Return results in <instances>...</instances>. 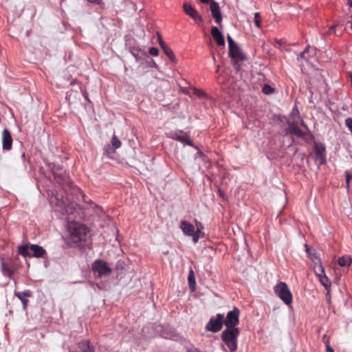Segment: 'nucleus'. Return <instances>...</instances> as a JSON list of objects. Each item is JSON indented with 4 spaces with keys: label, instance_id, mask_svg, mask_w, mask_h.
I'll use <instances>...</instances> for the list:
<instances>
[{
    "label": "nucleus",
    "instance_id": "nucleus-10",
    "mask_svg": "<svg viewBox=\"0 0 352 352\" xmlns=\"http://www.w3.org/2000/svg\"><path fill=\"white\" fill-rule=\"evenodd\" d=\"M210 10L215 23L221 25L223 21V16L219 3L215 1H212L211 5H210Z\"/></svg>",
    "mask_w": 352,
    "mask_h": 352
},
{
    "label": "nucleus",
    "instance_id": "nucleus-46",
    "mask_svg": "<svg viewBox=\"0 0 352 352\" xmlns=\"http://www.w3.org/2000/svg\"><path fill=\"white\" fill-rule=\"evenodd\" d=\"M316 272L320 273V269H319V265L317 267V270H316Z\"/></svg>",
    "mask_w": 352,
    "mask_h": 352
},
{
    "label": "nucleus",
    "instance_id": "nucleus-9",
    "mask_svg": "<svg viewBox=\"0 0 352 352\" xmlns=\"http://www.w3.org/2000/svg\"><path fill=\"white\" fill-rule=\"evenodd\" d=\"M314 159L319 165L326 163V148L323 144H316L314 148Z\"/></svg>",
    "mask_w": 352,
    "mask_h": 352
},
{
    "label": "nucleus",
    "instance_id": "nucleus-45",
    "mask_svg": "<svg viewBox=\"0 0 352 352\" xmlns=\"http://www.w3.org/2000/svg\"><path fill=\"white\" fill-rule=\"evenodd\" d=\"M21 157L23 158V160L24 161H25V160H26V159H25V153L24 152L22 153V155H21Z\"/></svg>",
    "mask_w": 352,
    "mask_h": 352
},
{
    "label": "nucleus",
    "instance_id": "nucleus-17",
    "mask_svg": "<svg viewBox=\"0 0 352 352\" xmlns=\"http://www.w3.org/2000/svg\"><path fill=\"white\" fill-rule=\"evenodd\" d=\"M1 271L3 275L11 277L14 273V269L11 263H8L2 260Z\"/></svg>",
    "mask_w": 352,
    "mask_h": 352
},
{
    "label": "nucleus",
    "instance_id": "nucleus-16",
    "mask_svg": "<svg viewBox=\"0 0 352 352\" xmlns=\"http://www.w3.org/2000/svg\"><path fill=\"white\" fill-rule=\"evenodd\" d=\"M180 228L182 229L183 232L188 236H191L195 232L194 226L186 221H182L180 224Z\"/></svg>",
    "mask_w": 352,
    "mask_h": 352
},
{
    "label": "nucleus",
    "instance_id": "nucleus-20",
    "mask_svg": "<svg viewBox=\"0 0 352 352\" xmlns=\"http://www.w3.org/2000/svg\"><path fill=\"white\" fill-rule=\"evenodd\" d=\"M289 129L292 133L295 134L297 137L301 138L305 135L303 131L294 122L289 124Z\"/></svg>",
    "mask_w": 352,
    "mask_h": 352
},
{
    "label": "nucleus",
    "instance_id": "nucleus-23",
    "mask_svg": "<svg viewBox=\"0 0 352 352\" xmlns=\"http://www.w3.org/2000/svg\"><path fill=\"white\" fill-rule=\"evenodd\" d=\"M164 52V54L168 57V58L173 61H175V56L173 54V50L168 46L166 45L165 47L162 48Z\"/></svg>",
    "mask_w": 352,
    "mask_h": 352
},
{
    "label": "nucleus",
    "instance_id": "nucleus-11",
    "mask_svg": "<svg viewBox=\"0 0 352 352\" xmlns=\"http://www.w3.org/2000/svg\"><path fill=\"white\" fill-rule=\"evenodd\" d=\"M12 137L8 129H5L2 132V147L4 151H10L12 147Z\"/></svg>",
    "mask_w": 352,
    "mask_h": 352
},
{
    "label": "nucleus",
    "instance_id": "nucleus-42",
    "mask_svg": "<svg viewBox=\"0 0 352 352\" xmlns=\"http://www.w3.org/2000/svg\"><path fill=\"white\" fill-rule=\"evenodd\" d=\"M349 6V13L348 14H350L349 17L352 18V6L351 4H348Z\"/></svg>",
    "mask_w": 352,
    "mask_h": 352
},
{
    "label": "nucleus",
    "instance_id": "nucleus-34",
    "mask_svg": "<svg viewBox=\"0 0 352 352\" xmlns=\"http://www.w3.org/2000/svg\"><path fill=\"white\" fill-rule=\"evenodd\" d=\"M158 42H159V45H160V47L162 48L165 47L166 45H167L166 43L163 41L162 36L160 35L159 34H158Z\"/></svg>",
    "mask_w": 352,
    "mask_h": 352
},
{
    "label": "nucleus",
    "instance_id": "nucleus-36",
    "mask_svg": "<svg viewBox=\"0 0 352 352\" xmlns=\"http://www.w3.org/2000/svg\"><path fill=\"white\" fill-rule=\"evenodd\" d=\"M192 236L194 243H197L199 239V232H198V231H195Z\"/></svg>",
    "mask_w": 352,
    "mask_h": 352
},
{
    "label": "nucleus",
    "instance_id": "nucleus-8",
    "mask_svg": "<svg viewBox=\"0 0 352 352\" xmlns=\"http://www.w3.org/2000/svg\"><path fill=\"white\" fill-rule=\"evenodd\" d=\"M168 138L173 139L175 140L179 141L185 144L192 146L193 144L192 140L190 138V136L184 133L183 131H177L174 132H170L168 135Z\"/></svg>",
    "mask_w": 352,
    "mask_h": 352
},
{
    "label": "nucleus",
    "instance_id": "nucleus-14",
    "mask_svg": "<svg viewBox=\"0 0 352 352\" xmlns=\"http://www.w3.org/2000/svg\"><path fill=\"white\" fill-rule=\"evenodd\" d=\"M211 35L219 46L225 45L224 37L217 27H212Z\"/></svg>",
    "mask_w": 352,
    "mask_h": 352
},
{
    "label": "nucleus",
    "instance_id": "nucleus-3",
    "mask_svg": "<svg viewBox=\"0 0 352 352\" xmlns=\"http://www.w3.org/2000/svg\"><path fill=\"white\" fill-rule=\"evenodd\" d=\"M18 252L24 257H36V258H45L47 256V252L42 247L32 244L23 245L18 248Z\"/></svg>",
    "mask_w": 352,
    "mask_h": 352
},
{
    "label": "nucleus",
    "instance_id": "nucleus-30",
    "mask_svg": "<svg viewBox=\"0 0 352 352\" xmlns=\"http://www.w3.org/2000/svg\"><path fill=\"white\" fill-rule=\"evenodd\" d=\"M88 3L93 4V5H98V6H103L104 1L103 0H86Z\"/></svg>",
    "mask_w": 352,
    "mask_h": 352
},
{
    "label": "nucleus",
    "instance_id": "nucleus-7",
    "mask_svg": "<svg viewBox=\"0 0 352 352\" xmlns=\"http://www.w3.org/2000/svg\"><path fill=\"white\" fill-rule=\"evenodd\" d=\"M239 309L234 307L232 311L227 314L226 318H223V323L226 328H236L235 327L239 322Z\"/></svg>",
    "mask_w": 352,
    "mask_h": 352
},
{
    "label": "nucleus",
    "instance_id": "nucleus-24",
    "mask_svg": "<svg viewBox=\"0 0 352 352\" xmlns=\"http://www.w3.org/2000/svg\"><path fill=\"white\" fill-rule=\"evenodd\" d=\"M306 248V252L309 256L312 261L318 259V256L316 255L315 250H312L309 248L307 245H305Z\"/></svg>",
    "mask_w": 352,
    "mask_h": 352
},
{
    "label": "nucleus",
    "instance_id": "nucleus-32",
    "mask_svg": "<svg viewBox=\"0 0 352 352\" xmlns=\"http://www.w3.org/2000/svg\"><path fill=\"white\" fill-rule=\"evenodd\" d=\"M159 50L157 47H152L149 49V54L152 56H157Z\"/></svg>",
    "mask_w": 352,
    "mask_h": 352
},
{
    "label": "nucleus",
    "instance_id": "nucleus-18",
    "mask_svg": "<svg viewBox=\"0 0 352 352\" xmlns=\"http://www.w3.org/2000/svg\"><path fill=\"white\" fill-rule=\"evenodd\" d=\"M15 296L21 300L23 309H25L28 300L26 298V297H29L31 296V292L30 291H25L24 292H15Z\"/></svg>",
    "mask_w": 352,
    "mask_h": 352
},
{
    "label": "nucleus",
    "instance_id": "nucleus-26",
    "mask_svg": "<svg viewBox=\"0 0 352 352\" xmlns=\"http://www.w3.org/2000/svg\"><path fill=\"white\" fill-rule=\"evenodd\" d=\"M274 89L268 85H264L262 88V91L265 94L269 95L272 94L274 92Z\"/></svg>",
    "mask_w": 352,
    "mask_h": 352
},
{
    "label": "nucleus",
    "instance_id": "nucleus-6",
    "mask_svg": "<svg viewBox=\"0 0 352 352\" xmlns=\"http://www.w3.org/2000/svg\"><path fill=\"white\" fill-rule=\"evenodd\" d=\"M224 315L223 314H217L216 317H212L206 324V330L216 333L219 331L223 327Z\"/></svg>",
    "mask_w": 352,
    "mask_h": 352
},
{
    "label": "nucleus",
    "instance_id": "nucleus-2",
    "mask_svg": "<svg viewBox=\"0 0 352 352\" xmlns=\"http://www.w3.org/2000/svg\"><path fill=\"white\" fill-rule=\"evenodd\" d=\"M240 331L238 328H226L221 333V339L231 351L237 349V340Z\"/></svg>",
    "mask_w": 352,
    "mask_h": 352
},
{
    "label": "nucleus",
    "instance_id": "nucleus-22",
    "mask_svg": "<svg viewBox=\"0 0 352 352\" xmlns=\"http://www.w3.org/2000/svg\"><path fill=\"white\" fill-rule=\"evenodd\" d=\"M338 262L340 266H349L351 263V258L348 256H343L338 258Z\"/></svg>",
    "mask_w": 352,
    "mask_h": 352
},
{
    "label": "nucleus",
    "instance_id": "nucleus-1",
    "mask_svg": "<svg viewBox=\"0 0 352 352\" xmlns=\"http://www.w3.org/2000/svg\"><path fill=\"white\" fill-rule=\"evenodd\" d=\"M69 232V241L77 246L82 245V243L87 239V227L78 222H72L68 225Z\"/></svg>",
    "mask_w": 352,
    "mask_h": 352
},
{
    "label": "nucleus",
    "instance_id": "nucleus-48",
    "mask_svg": "<svg viewBox=\"0 0 352 352\" xmlns=\"http://www.w3.org/2000/svg\"><path fill=\"white\" fill-rule=\"evenodd\" d=\"M82 197H83L84 201H86V199H85V197H86V196H85V195H82Z\"/></svg>",
    "mask_w": 352,
    "mask_h": 352
},
{
    "label": "nucleus",
    "instance_id": "nucleus-25",
    "mask_svg": "<svg viewBox=\"0 0 352 352\" xmlns=\"http://www.w3.org/2000/svg\"><path fill=\"white\" fill-rule=\"evenodd\" d=\"M111 144H112V147L113 148V149H118L119 148L121 145H122V142H120V140L117 138L116 135H113V138H112V140H111Z\"/></svg>",
    "mask_w": 352,
    "mask_h": 352
},
{
    "label": "nucleus",
    "instance_id": "nucleus-29",
    "mask_svg": "<svg viewBox=\"0 0 352 352\" xmlns=\"http://www.w3.org/2000/svg\"><path fill=\"white\" fill-rule=\"evenodd\" d=\"M116 149H113V148L110 146V145H107L104 148V151L107 153V155H110L111 154L113 153Z\"/></svg>",
    "mask_w": 352,
    "mask_h": 352
},
{
    "label": "nucleus",
    "instance_id": "nucleus-40",
    "mask_svg": "<svg viewBox=\"0 0 352 352\" xmlns=\"http://www.w3.org/2000/svg\"><path fill=\"white\" fill-rule=\"evenodd\" d=\"M349 27L352 30V22L351 21H348L345 25V29H347Z\"/></svg>",
    "mask_w": 352,
    "mask_h": 352
},
{
    "label": "nucleus",
    "instance_id": "nucleus-28",
    "mask_svg": "<svg viewBox=\"0 0 352 352\" xmlns=\"http://www.w3.org/2000/svg\"><path fill=\"white\" fill-rule=\"evenodd\" d=\"M194 94L199 98H204L206 96L204 91L198 89H194Z\"/></svg>",
    "mask_w": 352,
    "mask_h": 352
},
{
    "label": "nucleus",
    "instance_id": "nucleus-43",
    "mask_svg": "<svg viewBox=\"0 0 352 352\" xmlns=\"http://www.w3.org/2000/svg\"><path fill=\"white\" fill-rule=\"evenodd\" d=\"M196 224H197V231H198V232H199V230H200L199 228H202L201 224V223H198L197 221H196Z\"/></svg>",
    "mask_w": 352,
    "mask_h": 352
},
{
    "label": "nucleus",
    "instance_id": "nucleus-12",
    "mask_svg": "<svg viewBox=\"0 0 352 352\" xmlns=\"http://www.w3.org/2000/svg\"><path fill=\"white\" fill-rule=\"evenodd\" d=\"M183 8L185 13L190 16L192 19H194L196 22H202L201 16L191 5L184 3Z\"/></svg>",
    "mask_w": 352,
    "mask_h": 352
},
{
    "label": "nucleus",
    "instance_id": "nucleus-5",
    "mask_svg": "<svg viewBox=\"0 0 352 352\" xmlns=\"http://www.w3.org/2000/svg\"><path fill=\"white\" fill-rule=\"evenodd\" d=\"M92 271L97 272L99 277L109 276L112 272L107 262L97 259L92 264Z\"/></svg>",
    "mask_w": 352,
    "mask_h": 352
},
{
    "label": "nucleus",
    "instance_id": "nucleus-33",
    "mask_svg": "<svg viewBox=\"0 0 352 352\" xmlns=\"http://www.w3.org/2000/svg\"><path fill=\"white\" fill-rule=\"evenodd\" d=\"M322 342L325 345L330 344V337L327 334H324L322 337Z\"/></svg>",
    "mask_w": 352,
    "mask_h": 352
},
{
    "label": "nucleus",
    "instance_id": "nucleus-47",
    "mask_svg": "<svg viewBox=\"0 0 352 352\" xmlns=\"http://www.w3.org/2000/svg\"><path fill=\"white\" fill-rule=\"evenodd\" d=\"M348 4H351L352 6V0H348Z\"/></svg>",
    "mask_w": 352,
    "mask_h": 352
},
{
    "label": "nucleus",
    "instance_id": "nucleus-21",
    "mask_svg": "<svg viewBox=\"0 0 352 352\" xmlns=\"http://www.w3.org/2000/svg\"><path fill=\"white\" fill-rule=\"evenodd\" d=\"M56 199L57 201L56 205L58 207H60L63 209V210H64V212L65 213H69V212L71 213L72 212L71 210H72V207L70 206L69 204H67L66 206V204L63 200H59L57 197H56ZM62 212L63 213V211H62Z\"/></svg>",
    "mask_w": 352,
    "mask_h": 352
},
{
    "label": "nucleus",
    "instance_id": "nucleus-39",
    "mask_svg": "<svg viewBox=\"0 0 352 352\" xmlns=\"http://www.w3.org/2000/svg\"><path fill=\"white\" fill-rule=\"evenodd\" d=\"M81 91L82 93V96H84V98L89 102H91L89 98V96H88V94L87 92L86 91L85 89H81Z\"/></svg>",
    "mask_w": 352,
    "mask_h": 352
},
{
    "label": "nucleus",
    "instance_id": "nucleus-38",
    "mask_svg": "<svg viewBox=\"0 0 352 352\" xmlns=\"http://www.w3.org/2000/svg\"><path fill=\"white\" fill-rule=\"evenodd\" d=\"M339 25H340L339 23H336V24H335V25H333L329 28V31H328V32H327V33H328V34H331V33H333V32H334V33H335V32H336V31H335L336 28V27H338Z\"/></svg>",
    "mask_w": 352,
    "mask_h": 352
},
{
    "label": "nucleus",
    "instance_id": "nucleus-44",
    "mask_svg": "<svg viewBox=\"0 0 352 352\" xmlns=\"http://www.w3.org/2000/svg\"><path fill=\"white\" fill-rule=\"evenodd\" d=\"M327 300L329 301V300H330V296H329V289H327Z\"/></svg>",
    "mask_w": 352,
    "mask_h": 352
},
{
    "label": "nucleus",
    "instance_id": "nucleus-27",
    "mask_svg": "<svg viewBox=\"0 0 352 352\" xmlns=\"http://www.w3.org/2000/svg\"><path fill=\"white\" fill-rule=\"evenodd\" d=\"M254 23L258 28L261 26V19L258 12L254 13Z\"/></svg>",
    "mask_w": 352,
    "mask_h": 352
},
{
    "label": "nucleus",
    "instance_id": "nucleus-4",
    "mask_svg": "<svg viewBox=\"0 0 352 352\" xmlns=\"http://www.w3.org/2000/svg\"><path fill=\"white\" fill-rule=\"evenodd\" d=\"M274 293L278 296L287 305L292 302V294L287 286L284 282H279L274 287Z\"/></svg>",
    "mask_w": 352,
    "mask_h": 352
},
{
    "label": "nucleus",
    "instance_id": "nucleus-41",
    "mask_svg": "<svg viewBox=\"0 0 352 352\" xmlns=\"http://www.w3.org/2000/svg\"><path fill=\"white\" fill-rule=\"evenodd\" d=\"M326 346V351L327 352H334L333 348L331 347L330 344L325 345Z\"/></svg>",
    "mask_w": 352,
    "mask_h": 352
},
{
    "label": "nucleus",
    "instance_id": "nucleus-15",
    "mask_svg": "<svg viewBox=\"0 0 352 352\" xmlns=\"http://www.w3.org/2000/svg\"><path fill=\"white\" fill-rule=\"evenodd\" d=\"M319 269L320 273L316 272L317 276L319 278L321 284L325 287V289H328L331 286V282L329 278L325 275L324 270L320 262Z\"/></svg>",
    "mask_w": 352,
    "mask_h": 352
},
{
    "label": "nucleus",
    "instance_id": "nucleus-37",
    "mask_svg": "<svg viewBox=\"0 0 352 352\" xmlns=\"http://www.w3.org/2000/svg\"><path fill=\"white\" fill-rule=\"evenodd\" d=\"M228 42L229 47L236 45L230 36H228Z\"/></svg>",
    "mask_w": 352,
    "mask_h": 352
},
{
    "label": "nucleus",
    "instance_id": "nucleus-35",
    "mask_svg": "<svg viewBox=\"0 0 352 352\" xmlns=\"http://www.w3.org/2000/svg\"><path fill=\"white\" fill-rule=\"evenodd\" d=\"M352 179V174L346 172V187L349 188V182Z\"/></svg>",
    "mask_w": 352,
    "mask_h": 352
},
{
    "label": "nucleus",
    "instance_id": "nucleus-31",
    "mask_svg": "<svg viewBox=\"0 0 352 352\" xmlns=\"http://www.w3.org/2000/svg\"><path fill=\"white\" fill-rule=\"evenodd\" d=\"M310 50V47L309 46H307L304 50L303 52H302L300 53V58H303V59H307V56H306L307 54L309 52Z\"/></svg>",
    "mask_w": 352,
    "mask_h": 352
},
{
    "label": "nucleus",
    "instance_id": "nucleus-13",
    "mask_svg": "<svg viewBox=\"0 0 352 352\" xmlns=\"http://www.w3.org/2000/svg\"><path fill=\"white\" fill-rule=\"evenodd\" d=\"M229 56L236 61H242L245 59V55L237 45L229 47Z\"/></svg>",
    "mask_w": 352,
    "mask_h": 352
},
{
    "label": "nucleus",
    "instance_id": "nucleus-19",
    "mask_svg": "<svg viewBox=\"0 0 352 352\" xmlns=\"http://www.w3.org/2000/svg\"><path fill=\"white\" fill-rule=\"evenodd\" d=\"M188 282L189 285V289L191 292H195L196 289V282L195 278V274L192 269L190 270L188 276Z\"/></svg>",
    "mask_w": 352,
    "mask_h": 352
}]
</instances>
